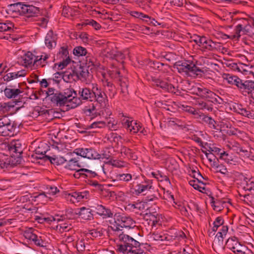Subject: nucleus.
I'll list each match as a JSON object with an SVG mask.
<instances>
[{"instance_id":"obj_1","label":"nucleus","mask_w":254,"mask_h":254,"mask_svg":"<svg viewBox=\"0 0 254 254\" xmlns=\"http://www.w3.org/2000/svg\"><path fill=\"white\" fill-rule=\"evenodd\" d=\"M77 94L76 91L67 90L64 93L57 91L55 93L50 95V100L51 102L57 106L62 107L67 103H70L67 106H71V108H75L80 104V101L77 99Z\"/></svg>"},{"instance_id":"obj_2","label":"nucleus","mask_w":254,"mask_h":254,"mask_svg":"<svg viewBox=\"0 0 254 254\" xmlns=\"http://www.w3.org/2000/svg\"><path fill=\"white\" fill-rule=\"evenodd\" d=\"M119 239L121 242L118 247V250L124 254H145L139 248L140 244L133 238L122 232L119 235Z\"/></svg>"},{"instance_id":"obj_3","label":"nucleus","mask_w":254,"mask_h":254,"mask_svg":"<svg viewBox=\"0 0 254 254\" xmlns=\"http://www.w3.org/2000/svg\"><path fill=\"white\" fill-rule=\"evenodd\" d=\"M16 6L19 13L27 17L37 16L40 13L39 8L32 5L18 3L16 4Z\"/></svg>"},{"instance_id":"obj_4","label":"nucleus","mask_w":254,"mask_h":254,"mask_svg":"<svg viewBox=\"0 0 254 254\" xmlns=\"http://www.w3.org/2000/svg\"><path fill=\"white\" fill-rule=\"evenodd\" d=\"M15 127L11 124L10 120L6 116L0 119V135L4 136L13 135Z\"/></svg>"},{"instance_id":"obj_5","label":"nucleus","mask_w":254,"mask_h":254,"mask_svg":"<svg viewBox=\"0 0 254 254\" xmlns=\"http://www.w3.org/2000/svg\"><path fill=\"white\" fill-rule=\"evenodd\" d=\"M75 75H77V80H80L86 83L90 81L89 78V72L86 66H82L81 64L77 65L73 67Z\"/></svg>"},{"instance_id":"obj_6","label":"nucleus","mask_w":254,"mask_h":254,"mask_svg":"<svg viewBox=\"0 0 254 254\" xmlns=\"http://www.w3.org/2000/svg\"><path fill=\"white\" fill-rule=\"evenodd\" d=\"M224 79L227 81L230 84L236 85L242 92L245 81H243L237 76H233L230 74L224 73L223 76Z\"/></svg>"},{"instance_id":"obj_7","label":"nucleus","mask_w":254,"mask_h":254,"mask_svg":"<svg viewBox=\"0 0 254 254\" xmlns=\"http://www.w3.org/2000/svg\"><path fill=\"white\" fill-rule=\"evenodd\" d=\"M94 89L95 87H93L92 90H90L89 88L87 87L80 88L78 91L79 97V98H77V99L80 101V103H81V101L82 100H89L90 101L94 100V98L95 96V93H94Z\"/></svg>"},{"instance_id":"obj_8","label":"nucleus","mask_w":254,"mask_h":254,"mask_svg":"<svg viewBox=\"0 0 254 254\" xmlns=\"http://www.w3.org/2000/svg\"><path fill=\"white\" fill-rule=\"evenodd\" d=\"M194 42L199 46H202L203 48L209 51L216 49V43L211 40L206 39L205 37H198L197 39L194 40Z\"/></svg>"},{"instance_id":"obj_9","label":"nucleus","mask_w":254,"mask_h":254,"mask_svg":"<svg viewBox=\"0 0 254 254\" xmlns=\"http://www.w3.org/2000/svg\"><path fill=\"white\" fill-rule=\"evenodd\" d=\"M242 93L245 96L249 95L254 99V81L245 80Z\"/></svg>"},{"instance_id":"obj_10","label":"nucleus","mask_w":254,"mask_h":254,"mask_svg":"<svg viewBox=\"0 0 254 254\" xmlns=\"http://www.w3.org/2000/svg\"><path fill=\"white\" fill-rule=\"evenodd\" d=\"M190 63L188 61H178L174 65V67L176 68L178 72H190Z\"/></svg>"},{"instance_id":"obj_11","label":"nucleus","mask_w":254,"mask_h":254,"mask_svg":"<svg viewBox=\"0 0 254 254\" xmlns=\"http://www.w3.org/2000/svg\"><path fill=\"white\" fill-rule=\"evenodd\" d=\"M34 56L30 52L18 58V63L26 67L29 66L33 63Z\"/></svg>"},{"instance_id":"obj_12","label":"nucleus","mask_w":254,"mask_h":254,"mask_svg":"<svg viewBox=\"0 0 254 254\" xmlns=\"http://www.w3.org/2000/svg\"><path fill=\"white\" fill-rule=\"evenodd\" d=\"M63 80L67 83H71L77 80V75H75L74 68L71 71H65L61 73Z\"/></svg>"},{"instance_id":"obj_13","label":"nucleus","mask_w":254,"mask_h":254,"mask_svg":"<svg viewBox=\"0 0 254 254\" xmlns=\"http://www.w3.org/2000/svg\"><path fill=\"white\" fill-rule=\"evenodd\" d=\"M117 221L119 222V225L121 228H131L132 223V219L126 216H117Z\"/></svg>"},{"instance_id":"obj_14","label":"nucleus","mask_w":254,"mask_h":254,"mask_svg":"<svg viewBox=\"0 0 254 254\" xmlns=\"http://www.w3.org/2000/svg\"><path fill=\"white\" fill-rule=\"evenodd\" d=\"M56 37L54 35L52 31H50L46 35L45 39V43L49 49H52L56 45Z\"/></svg>"},{"instance_id":"obj_15","label":"nucleus","mask_w":254,"mask_h":254,"mask_svg":"<svg viewBox=\"0 0 254 254\" xmlns=\"http://www.w3.org/2000/svg\"><path fill=\"white\" fill-rule=\"evenodd\" d=\"M96 209L97 213L100 216H102L103 218L107 217H112L113 213L112 212L110 209L106 208L102 205H98Z\"/></svg>"},{"instance_id":"obj_16","label":"nucleus","mask_w":254,"mask_h":254,"mask_svg":"<svg viewBox=\"0 0 254 254\" xmlns=\"http://www.w3.org/2000/svg\"><path fill=\"white\" fill-rule=\"evenodd\" d=\"M76 214L80 216L84 220H91L93 218L91 210L85 207L80 208L78 212H76Z\"/></svg>"},{"instance_id":"obj_17","label":"nucleus","mask_w":254,"mask_h":254,"mask_svg":"<svg viewBox=\"0 0 254 254\" xmlns=\"http://www.w3.org/2000/svg\"><path fill=\"white\" fill-rule=\"evenodd\" d=\"M94 93L95 95L94 98V100H96L99 103L101 104L104 103L105 104H106L107 100L105 93L102 92L101 91L99 90L97 87H95V89H94Z\"/></svg>"},{"instance_id":"obj_18","label":"nucleus","mask_w":254,"mask_h":254,"mask_svg":"<svg viewBox=\"0 0 254 254\" xmlns=\"http://www.w3.org/2000/svg\"><path fill=\"white\" fill-rule=\"evenodd\" d=\"M22 91L19 89H11L6 87L4 90L5 96L8 98H15Z\"/></svg>"},{"instance_id":"obj_19","label":"nucleus","mask_w":254,"mask_h":254,"mask_svg":"<svg viewBox=\"0 0 254 254\" xmlns=\"http://www.w3.org/2000/svg\"><path fill=\"white\" fill-rule=\"evenodd\" d=\"M232 251L235 254H253L252 252L247 247L242 245L241 244L233 249Z\"/></svg>"},{"instance_id":"obj_20","label":"nucleus","mask_w":254,"mask_h":254,"mask_svg":"<svg viewBox=\"0 0 254 254\" xmlns=\"http://www.w3.org/2000/svg\"><path fill=\"white\" fill-rule=\"evenodd\" d=\"M155 83L157 86L163 89L167 90L169 92H173L175 87L172 85L169 84L166 82L161 80L160 79H156Z\"/></svg>"},{"instance_id":"obj_21","label":"nucleus","mask_w":254,"mask_h":254,"mask_svg":"<svg viewBox=\"0 0 254 254\" xmlns=\"http://www.w3.org/2000/svg\"><path fill=\"white\" fill-rule=\"evenodd\" d=\"M81 166L78 163V160L76 158L70 159L65 166V168L71 170H76L78 168H80Z\"/></svg>"},{"instance_id":"obj_22","label":"nucleus","mask_w":254,"mask_h":254,"mask_svg":"<svg viewBox=\"0 0 254 254\" xmlns=\"http://www.w3.org/2000/svg\"><path fill=\"white\" fill-rule=\"evenodd\" d=\"M145 217L147 220H149L148 224L151 225L152 226H155L156 224L159 223V215L157 214L154 215L151 213L145 214Z\"/></svg>"},{"instance_id":"obj_23","label":"nucleus","mask_w":254,"mask_h":254,"mask_svg":"<svg viewBox=\"0 0 254 254\" xmlns=\"http://www.w3.org/2000/svg\"><path fill=\"white\" fill-rule=\"evenodd\" d=\"M213 198L211 203V206L213 207V209L216 211H220L222 210L225 206L226 202L220 200H216V201L213 200Z\"/></svg>"},{"instance_id":"obj_24","label":"nucleus","mask_w":254,"mask_h":254,"mask_svg":"<svg viewBox=\"0 0 254 254\" xmlns=\"http://www.w3.org/2000/svg\"><path fill=\"white\" fill-rule=\"evenodd\" d=\"M152 187L150 181H148L145 182L144 184H138L136 187V189H135V191L136 193H141L145 190H149Z\"/></svg>"},{"instance_id":"obj_25","label":"nucleus","mask_w":254,"mask_h":254,"mask_svg":"<svg viewBox=\"0 0 254 254\" xmlns=\"http://www.w3.org/2000/svg\"><path fill=\"white\" fill-rule=\"evenodd\" d=\"M200 117H202V120L204 123L207 124L210 128L212 129L216 128V127L215 126L216 122L211 117L205 115L203 114L200 115Z\"/></svg>"},{"instance_id":"obj_26","label":"nucleus","mask_w":254,"mask_h":254,"mask_svg":"<svg viewBox=\"0 0 254 254\" xmlns=\"http://www.w3.org/2000/svg\"><path fill=\"white\" fill-rule=\"evenodd\" d=\"M48 159L50 162L53 164H56L59 165L63 164L67 161V160L63 157H51V156H45Z\"/></svg>"},{"instance_id":"obj_27","label":"nucleus","mask_w":254,"mask_h":254,"mask_svg":"<svg viewBox=\"0 0 254 254\" xmlns=\"http://www.w3.org/2000/svg\"><path fill=\"white\" fill-rule=\"evenodd\" d=\"M228 230V226H224L223 225L221 226V228L220 230V232H219L216 235V236H217V237H218V239H219L218 243H219L221 242V245H220V248H221L223 249H224V247L222 246V243H223L222 239H223V236H225L227 234Z\"/></svg>"},{"instance_id":"obj_28","label":"nucleus","mask_w":254,"mask_h":254,"mask_svg":"<svg viewBox=\"0 0 254 254\" xmlns=\"http://www.w3.org/2000/svg\"><path fill=\"white\" fill-rule=\"evenodd\" d=\"M205 99L208 101H211L213 103L215 102L219 104H222L224 102L223 100L221 97H219V100H217L216 94L210 90L207 95Z\"/></svg>"},{"instance_id":"obj_29","label":"nucleus","mask_w":254,"mask_h":254,"mask_svg":"<svg viewBox=\"0 0 254 254\" xmlns=\"http://www.w3.org/2000/svg\"><path fill=\"white\" fill-rule=\"evenodd\" d=\"M86 154H85L86 158L88 159H100L101 155L98 153L96 151L92 148H86Z\"/></svg>"},{"instance_id":"obj_30","label":"nucleus","mask_w":254,"mask_h":254,"mask_svg":"<svg viewBox=\"0 0 254 254\" xmlns=\"http://www.w3.org/2000/svg\"><path fill=\"white\" fill-rule=\"evenodd\" d=\"M240 243L238 241L236 237L232 238H229L226 243V246L227 248L233 251V249H235L238 245Z\"/></svg>"},{"instance_id":"obj_31","label":"nucleus","mask_w":254,"mask_h":254,"mask_svg":"<svg viewBox=\"0 0 254 254\" xmlns=\"http://www.w3.org/2000/svg\"><path fill=\"white\" fill-rule=\"evenodd\" d=\"M84 112L86 116L92 117L91 119L96 116V108L93 104L91 106L85 107Z\"/></svg>"},{"instance_id":"obj_32","label":"nucleus","mask_w":254,"mask_h":254,"mask_svg":"<svg viewBox=\"0 0 254 254\" xmlns=\"http://www.w3.org/2000/svg\"><path fill=\"white\" fill-rule=\"evenodd\" d=\"M13 24L10 21L6 22H0V32H6L11 31L13 27Z\"/></svg>"},{"instance_id":"obj_33","label":"nucleus","mask_w":254,"mask_h":254,"mask_svg":"<svg viewBox=\"0 0 254 254\" xmlns=\"http://www.w3.org/2000/svg\"><path fill=\"white\" fill-rule=\"evenodd\" d=\"M87 53L86 49L81 46L76 47L73 50V54L78 57L85 56Z\"/></svg>"},{"instance_id":"obj_34","label":"nucleus","mask_w":254,"mask_h":254,"mask_svg":"<svg viewBox=\"0 0 254 254\" xmlns=\"http://www.w3.org/2000/svg\"><path fill=\"white\" fill-rule=\"evenodd\" d=\"M152 175L159 181L162 182L163 181H165L166 182H169L170 183L169 178L166 175H163L160 171H158L157 172H152Z\"/></svg>"},{"instance_id":"obj_35","label":"nucleus","mask_w":254,"mask_h":254,"mask_svg":"<svg viewBox=\"0 0 254 254\" xmlns=\"http://www.w3.org/2000/svg\"><path fill=\"white\" fill-rule=\"evenodd\" d=\"M68 57H69L68 51L67 50V47H61L58 54L57 55L58 58L59 59H64L67 58Z\"/></svg>"},{"instance_id":"obj_36","label":"nucleus","mask_w":254,"mask_h":254,"mask_svg":"<svg viewBox=\"0 0 254 254\" xmlns=\"http://www.w3.org/2000/svg\"><path fill=\"white\" fill-rule=\"evenodd\" d=\"M122 153H124L128 158H131L133 160H135L137 158L136 156L134 154L133 151L127 147H124L122 149Z\"/></svg>"},{"instance_id":"obj_37","label":"nucleus","mask_w":254,"mask_h":254,"mask_svg":"<svg viewBox=\"0 0 254 254\" xmlns=\"http://www.w3.org/2000/svg\"><path fill=\"white\" fill-rule=\"evenodd\" d=\"M224 220L221 217H218L216 218L213 222V227H212V231L216 232L218 228L223 225Z\"/></svg>"},{"instance_id":"obj_38","label":"nucleus","mask_w":254,"mask_h":254,"mask_svg":"<svg viewBox=\"0 0 254 254\" xmlns=\"http://www.w3.org/2000/svg\"><path fill=\"white\" fill-rule=\"evenodd\" d=\"M243 23L238 24L235 27V34L233 35V38H237L239 39L241 37V32L242 33L243 31Z\"/></svg>"},{"instance_id":"obj_39","label":"nucleus","mask_w":254,"mask_h":254,"mask_svg":"<svg viewBox=\"0 0 254 254\" xmlns=\"http://www.w3.org/2000/svg\"><path fill=\"white\" fill-rule=\"evenodd\" d=\"M86 60V64L87 67L93 66L96 67L98 66V63L96 62L95 58L92 57H87Z\"/></svg>"},{"instance_id":"obj_40","label":"nucleus","mask_w":254,"mask_h":254,"mask_svg":"<svg viewBox=\"0 0 254 254\" xmlns=\"http://www.w3.org/2000/svg\"><path fill=\"white\" fill-rule=\"evenodd\" d=\"M80 172H83L84 175L83 178H93L95 177L97 174L95 172H93L91 170H89L87 169H83L81 168Z\"/></svg>"},{"instance_id":"obj_41","label":"nucleus","mask_w":254,"mask_h":254,"mask_svg":"<svg viewBox=\"0 0 254 254\" xmlns=\"http://www.w3.org/2000/svg\"><path fill=\"white\" fill-rule=\"evenodd\" d=\"M71 61L69 57L66 58L65 59H62V61L60 62L59 64H55V65H58L59 69H62L65 67Z\"/></svg>"},{"instance_id":"obj_42","label":"nucleus","mask_w":254,"mask_h":254,"mask_svg":"<svg viewBox=\"0 0 254 254\" xmlns=\"http://www.w3.org/2000/svg\"><path fill=\"white\" fill-rule=\"evenodd\" d=\"M17 144L16 143H11L8 146L9 151L11 152L20 154L22 152V151L21 150L20 147L17 146Z\"/></svg>"},{"instance_id":"obj_43","label":"nucleus","mask_w":254,"mask_h":254,"mask_svg":"<svg viewBox=\"0 0 254 254\" xmlns=\"http://www.w3.org/2000/svg\"><path fill=\"white\" fill-rule=\"evenodd\" d=\"M220 159L224 160L227 163L230 164H231V161H233L232 156L225 151L220 153Z\"/></svg>"},{"instance_id":"obj_44","label":"nucleus","mask_w":254,"mask_h":254,"mask_svg":"<svg viewBox=\"0 0 254 254\" xmlns=\"http://www.w3.org/2000/svg\"><path fill=\"white\" fill-rule=\"evenodd\" d=\"M105 86L106 91L108 90L111 92L109 96L111 97H113L115 94V86H114L113 84L110 82L107 81Z\"/></svg>"},{"instance_id":"obj_45","label":"nucleus","mask_w":254,"mask_h":254,"mask_svg":"<svg viewBox=\"0 0 254 254\" xmlns=\"http://www.w3.org/2000/svg\"><path fill=\"white\" fill-rule=\"evenodd\" d=\"M129 205L130 206L131 208L141 210L144 209V202H138L133 204H130Z\"/></svg>"},{"instance_id":"obj_46","label":"nucleus","mask_w":254,"mask_h":254,"mask_svg":"<svg viewBox=\"0 0 254 254\" xmlns=\"http://www.w3.org/2000/svg\"><path fill=\"white\" fill-rule=\"evenodd\" d=\"M130 15L134 17L138 18L141 19H143V18H149V16L148 15H146L142 12H139L138 11H131Z\"/></svg>"},{"instance_id":"obj_47","label":"nucleus","mask_w":254,"mask_h":254,"mask_svg":"<svg viewBox=\"0 0 254 254\" xmlns=\"http://www.w3.org/2000/svg\"><path fill=\"white\" fill-rule=\"evenodd\" d=\"M16 78H18V77L16 72L8 73L3 77V80L6 81H9Z\"/></svg>"},{"instance_id":"obj_48","label":"nucleus","mask_w":254,"mask_h":254,"mask_svg":"<svg viewBox=\"0 0 254 254\" xmlns=\"http://www.w3.org/2000/svg\"><path fill=\"white\" fill-rule=\"evenodd\" d=\"M190 72H191L196 75H198V72H202V69L198 67L193 64L190 63Z\"/></svg>"},{"instance_id":"obj_49","label":"nucleus","mask_w":254,"mask_h":254,"mask_svg":"<svg viewBox=\"0 0 254 254\" xmlns=\"http://www.w3.org/2000/svg\"><path fill=\"white\" fill-rule=\"evenodd\" d=\"M247 22H248L246 19H242V23L243 24L242 31L243 34H248L250 32V28H251V26L246 23Z\"/></svg>"},{"instance_id":"obj_50","label":"nucleus","mask_w":254,"mask_h":254,"mask_svg":"<svg viewBox=\"0 0 254 254\" xmlns=\"http://www.w3.org/2000/svg\"><path fill=\"white\" fill-rule=\"evenodd\" d=\"M86 148H76L73 151V153H75L77 155H79L84 158H86L85 154H86Z\"/></svg>"},{"instance_id":"obj_51","label":"nucleus","mask_w":254,"mask_h":254,"mask_svg":"<svg viewBox=\"0 0 254 254\" xmlns=\"http://www.w3.org/2000/svg\"><path fill=\"white\" fill-rule=\"evenodd\" d=\"M118 177L120 180L126 182L130 181L132 178V176L130 174H120L118 176Z\"/></svg>"},{"instance_id":"obj_52","label":"nucleus","mask_w":254,"mask_h":254,"mask_svg":"<svg viewBox=\"0 0 254 254\" xmlns=\"http://www.w3.org/2000/svg\"><path fill=\"white\" fill-rule=\"evenodd\" d=\"M13 106L9 105V103H4L0 104V112L5 113L9 110L11 107Z\"/></svg>"},{"instance_id":"obj_53","label":"nucleus","mask_w":254,"mask_h":254,"mask_svg":"<svg viewBox=\"0 0 254 254\" xmlns=\"http://www.w3.org/2000/svg\"><path fill=\"white\" fill-rule=\"evenodd\" d=\"M238 112L245 117H247L249 118L250 116H251V113L247 111L246 108H238Z\"/></svg>"},{"instance_id":"obj_54","label":"nucleus","mask_w":254,"mask_h":254,"mask_svg":"<svg viewBox=\"0 0 254 254\" xmlns=\"http://www.w3.org/2000/svg\"><path fill=\"white\" fill-rule=\"evenodd\" d=\"M88 234L93 238H97L102 236V233L96 229L90 230Z\"/></svg>"},{"instance_id":"obj_55","label":"nucleus","mask_w":254,"mask_h":254,"mask_svg":"<svg viewBox=\"0 0 254 254\" xmlns=\"http://www.w3.org/2000/svg\"><path fill=\"white\" fill-rule=\"evenodd\" d=\"M128 127L130 131L133 133H136L138 132L141 128V127H139V125H137L136 123L135 124V126H132L131 125V123H130V125L128 124Z\"/></svg>"},{"instance_id":"obj_56","label":"nucleus","mask_w":254,"mask_h":254,"mask_svg":"<svg viewBox=\"0 0 254 254\" xmlns=\"http://www.w3.org/2000/svg\"><path fill=\"white\" fill-rule=\"evenodd\" d=\"M105 126V123L103 121L95 122L93 123L90 126V127L94 128L97 127H102Z\"/></svg>"},{"instance_id":"obj_57","label":"nucleus","mask_w":254,"mask_h":254,"mask_svg":"<svg viewBox=\"0 0 254 254\" xmlns=\"http://www.w3.org/2000/svg\"><path fill=\"white\" fill-rule=\"evenodd\" d=\"M86 194V192H74L72 195L73 197L75 198L78 201H80L82 199L85 197V194Z\"/></svg>"},{"instance_id":"obj_58","label":"nucleus","mask_w":254,"mask_h":254,"mask_svg":"<svg viewBox=\"0 0 254 254\" xmlns=\"http://www.w3.org/2000/svg\"><path fill=\"white\" fill-rule=\"evenodd\" d=\"M35 237L33 239V241L35 244L39 247H44V241L41 239L40 237H38L36 235Z\"/></svg>"},{"instance_id":"obj_59","label":"nucleus","mask_w":254,"mask_h":254,"mask_svg":"<svg viewBox=\"0 0 254 254\" xmlns=\"http://www.w3.org/2000/svg\"><path fill=\"white\" fill-rule=\"evenodd\" d=\"M217 171L221 173L222 174H227L228 172L227 169L222 165H218L216 166Z\"/></svg>"},{"instance_id":"obj_60","label":"nucleus","mask_w":254,"mask_h":254,"mask_svg":"<svg viewBox=\"0 0 254 254\" xmlns=\"http://www.w3.org/2000/svg\"><path fill=\"white\" fill-rule=\"evenodd\" d=\"M46 153V151H44V152H41V153H39V154H36L35 158L37 159H43L44 161H47L48 159L47 158V157H45V156H48L45 155Z\"/></svg>"},{"instance_id":"obj_61","label":"nucleus","mask_w":254,"mask_h":254,"mask_svg":"<svg viewBox=\"0 0 254 254\" xmlns=\"http://www.w3.org/2000/svg\"><path fill=\"white\" fill-rule=\"evenodd\" d=\"M189 184L192 186L194 189L198 190L200 192H202V190H200L201 187L199 186L196 183L195 180H190L189 181Z\"/></svg>"},{"instance_id":"obj_62","label":"nucleus","mask_w":254,"mask_h":254,"mask_svg":"<svg viewBox=\"0 0 254 254\" xmlns=\"http://www.w3.org/2000/svg\"><path fill=\"white\" fill-rule=\"evenodd\" d=\"M120 85L121 88L128 87L127 80L125 77H122L119 78Z\"/></svg>"},{"instance_id":"obj_63","label":"nucleus","mask_w":254,"mask_h":254,"mask_svg":"<svg viewBox=\"0 0 254 254\" xmlns=\"http://www.w3.org/2000/svg\"><path fill=\"white\" fill-rule=\"evenodd\" d=\"M39 57L37 56L36 58L35 59L34 63H37L38 62H40V64H42L41 61L43 60V62H46V60L49 58V56L47 55H45L44 56H41L40 58H38Z\"/></svg>"},{"instance_id":"obj_64","label":"nucleus","mask_w":254,"mask_h":254,"mask_svg":"<svg viewBox=\"0 0 254 254\" xmlns=\"http://www.w3.org/2000/svg\"><path fill=\"white\" fill-rule=\"evenodd\" d=\"M239 153L241 156H244V157H249L250 156V152L248 151L247 150L244 149L242 148H240Z\"/></svg>"}]
</instances>
